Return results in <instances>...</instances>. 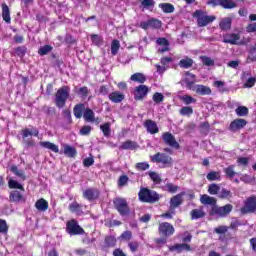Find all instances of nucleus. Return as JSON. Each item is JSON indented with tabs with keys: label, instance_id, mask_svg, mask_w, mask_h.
Wrapping results in <instances>:
<instances>
[{
	"label": "nucleus",
	"instance_id": "1",
	"mask_svg": "<svg viewBox=\"0 0 256 256\" xmlns=\"http://www.w3.org/2000/svg\"><path fill=\"white\" fill-rule=\"evenodd\" d=\"M200 202L202 205H212V208L209 211L211 217H215V215L220 218L227 217V215L233 211V205L226 204L224 206H218L217 199L207 194H203L200 197Z\"/></svg>",
	"mask_w": 256,
	"mask_h": 256
},
{
	"label": "nucleus",
	"instance_id": "2",
	"mask_svg": "<svg viewBox=\"0 0 256 256\" xmlns=\"http://www.w3.org/2000/svg\"><path fill=\"white\" fill-rule=\"evenodd\" d=\"M159 238L154 239L156 245H166L167 240L175 235V226L169 222L158 223Z\"/></svg>",
	"mask_w": 256,
	"mask_h": 256
},
{
	"label": "nucleus",
	"instance_id": "3",
	"mask_svg": "<svg viewBox=\"0 0 256 256\" xmlns=\"http://www.w3.org/2000/svg\"><path fill=\"white\" fill-rule=\"evenodd\" d=\"M138 199L141 201V203H157L159 199H161V196H159V193H157L155 190H151L147 187L140 188V191L138 193Z\"/></svg>",
	"mask_w": 256,
	"mask_h": 256
},
{
	"label": "nucleus",
	"instance_id": "4",
	"mask_svg": "<svg viewBox=\"0 0 256 256\" xmlns=\"http://www.w3.org/2000/svg\"><path fill=\"white\" fill-rule=\"evenodd\" d=\"M70 92L71 88L69 86H62L57 90L54 97V103L58 109H63V107H65Z\"/></svg>",
	"mask_w": 256,
	"mask_h": 256
},
{
	"label": "nucleus",
	"instance_id": "5",
	"mask_svg": "<svg viewBox=\"0 0 256 256\" xmlns=\"http://www.w3.org/2000/svg\"><path fill=\"white\" fill-rule=\"evenodd\" d=\"M193 17H196L198 27H207V25L213 23V21L217 19V17L213 15L209 16L207 15V12L202 10H196Z\"/></svg>",
	"mask_w": 256,
	"mask_h": 256
},
{
	"label": "nucleus",
	"instance_id": "6",
	"mask_svg": "<svg viewBox=\"0 0 256 256\" xmlns=\"http://www.w3.org/2000/svg\"><path fill=\"white\" fill-rule=\"evenodd\" d=\"M22 135V143L25 145V147H35V140L33 139H27V137H39V130L33 129L29 130V128H24L21 130Z\"/></svg>",
	"mask_w": 256,
	"mask_h": 256
},
{
	"label": "nucleus",
	"instance_id": "7",
	"mask_svg": "<svg viewBox=\"0 0 256 256\" xmlns=\"http://www.w3.org/2000/svg\"><path fill=\"white\" fill-rule=\"evenodd\" d=\"M114 207L116 211H118L119 215L122 217H126L131 213V208L129 207V203L127 202V199L125 198H115L113 200Z\"/></svg>",
	"mask_w": 256,
	"mask_h": 256
},
{
	"label": "nucleus",
	"instance_id": "8",
	"mask_svg": "<svg viewBox=\"0 0 256 256\" xmlns=\"http://www.w3.org/2000/svg\"><path fill=\"white\" fill-rule=\"evenodd\" d=\"M66 233L73 237V235H85V229L79 225L75 219H71L66 223Z\"/></svg>",
	"mask_w": 256,
	"mask_h": 256
},
{
	"label": "nucleus",
	"instance_id": "9",
	"mask_svg": "<svg viewBox=\"0 0 256 256\" xmlns=\"http://www.w3.org/2000/svg\"><path fill=\"white\" fill-rule=\"evenodd\" d=\"M152 163H161L163 167H172L173 158L166 153L157 152L151 158Z\"/></svg>",
	"mask_w": 256,
	"mask_h": 256
},
{
	"label": "nucleus",
	"instance_id": "10",
	"mask_svg": "<svg viewBox=\"0 0 256 256\" xmlns=\"http://www.w3.org/2000/svg\"><path fill=\"white\" fill-rule=\"evenodd\" d=\"M256 211V196L252 195L244 201V206L240 209L242 215H249Z\"/></svg>",
	"mask_w": 256,
	"mask_h": 256
},
{
	"label": "nucleus",
	"instance_id": "11",
	"mask_svg": "<svg viewBox=\"0 0 256 256\" xmlns=\"http://www.w3.org/2000/svg\"><path fill=\"white\" fill-rule=\"evenodd\" d=\"M162 140L165 143V145H168V147H172V149H181V145H179V142H177L175 136L170 132H164L162 134Z\"/></svg>",
	"mask_w": 256,
	"mask_h": 256
},
{
	"label": "nucleus",
	"instance_id": "12",
	"mask_svg": "<svg viewBox=\"0 0 256 256\" xmlns=\"http://www.w3.org/2000/svg\"><path fill=\"white\" fill-rule=\"evenodd\" d=\"M82 196L86 201H97L101 197V192L97 188H87L83 191Z\"/></svg>",
	"mask_w": 256,
	"mask_h": 256
},
{
	"label": "nucleus",
	"instance_id": "13",
	"mask_svg": "<svg viewBox=\"0 0 256 256\" xmlns=\"http://www.w3.org/2000/svg\"><path fill=\"white\" fill-rule=\"evenodd\" d=\"M149 94V87L147 85H139L134 89V99L135 101H143L145 96Z\"/></svg>",
	"mask_w": 256,
	"mask_h": 256
},
{
	"label": "nucleus",
	"instance_id": "14",
	"mask_svg": "<svg viewBox=\"0 0 256 256\" xmlns=\"http://www.w3.org/2000/svg\"><path fill=\"white\" fill-rule=\"evenodd\" d=\"M185 195L186 192H180L170 199V211H172V213H175L177 207L183 205V197H185Z\"/></svg>",
	"mask_w": 256,
	"mask_h": 256
},
{
	"label": "nucleus",
	"instance_id": "15",
	"mask_svg": "<svg viewBox=\"0 0 256 256\" xmlns=\"http://www.w3.org/2000/svg\"><path fill=\"white\" fill-rule=\"evenodd\" d=\"M241 39V34L239 33H226L223 35L222 43H227L228 45H241L239 43Z\"/></svg>",
	"mask_w": 256,
	"mask_h": 256
},
{
	"label": "nucleus",
	"instance_id": "16",
	"mask_svg": "<svg viewBox=\"0 0 256 256\" xmlns=\"http://www.w3.org/2000/svg\"><path fill=\"white\" fill-rule=\"evenodd\" d=\"M247 126V120L243 118L234 119L229 125V131L232 133H237V131H241Z\"/></svg>",
	"mask_w": 256,
	"mask_h": 256
},
{
	"label": "nucleus",
	"instance_id": "17",
	"mask_svg": "<svg viewBox=\"0 0 256 256\" xmlns=\"http://www.w3.org/2000/svg\"><path fill=\"white\" fill-rule=\"evenodd\" d=\"M144 127L150 135H156V133H159V126H157V122L151 119L145 120Z\"/></svg>",
	"mask_w": 256,
	"mask_h": 256
},
{
	"label": "nucleus",
	"instance_id": "18",
	"mask_svg": "<svg viewBox=\"0 0 256 256\" xmlns=\"http://www.w3.org/2000/svg\"><path fill=\"white\" fill-rule=\"evenodd\" d=\"M83 119L86 123H99V117L95 118V112L87 107L83 113Z\"/></svg>",
	"mask_w": 256,
	"mask_h": 256
},
{
	"label": "nucleus",
	"instance_id": "19",
	"mask_svg": "<svg viewBox=\"0 0 256 256\" xmlns=\"http://www.w3.org/2000/svg\"><path fill=\"white\" fill-rule=\"evenodd\" d=\"M186 79H185V83H186V87L187 89H190L191 91H195L197 89V85H195V79H197V76H195V74L191 73V72H186Z\"/></svg>",
	"mask_w": 256,
	"mask_h": 256
},
{
	"label": "nucleus",
	"instance_id": "20",
	"mask_svg": "<svg viewBox=\"0 0 256 256\" xmlns=\"http://www.w3.org/2000/svg\"><path fill=\"white\" fill-rule=\"evenodd\" d=\"M108 99L112 103H122L123 101H125V94L119 91H115L108 95Z\"/></svg>",
	"mask_w": 256,
	"mask_h": 256
},
{
	"label": "nucleus",
	"instance_id": "21",
	"mask_svg": "<svg viewBox=\"0 0 256 256\" xmlns=\"http://www.w3.org/2000/svg\"><path fill=\"white\" fill-rule=\"evenodd\" d=\"M9 200L12 203H21L22 201L25 202V197L21 192H19V190H13L9 194Z\"/></svg>",
	"mask_w": 256,
	"mask_h": 256
},
{
	"label": "nucleus",
	"instance_id": "22",
	"mask_svg": "<svg viewBox=\"0 0 256 256\" xmlns=\"http://www.w3.org/2000/svg\"><path fill=\"white\" fill-rule=\"evenodd\" d=\"M169 251H177V253H182L183 251H191V245L187 243L174 244L169 247Z\"/></svg>",
	"mask_w": 256,
	"mask_h": 256
},
{
	"label": "nucleus",
	"instance_id": "23",
	"mask_svg": "<svg viewBox=\"0 0 256 256\" xmlns=\"http://www.w3.org/2000/svg\"><path fill=\"white\" fill-rule=\"evenodd\" d=\"M206 213L203 210V206H201L199 209H193L190 212V217L192 221H195L197 219H203L205 217Z\"/></svg>",
	"mask_w": 256,
	"mask_h": 256
},
{
	"label": "nucleus",
	"instance_id": "24",
	"mask_svg": "<svg viewBox=\"0 0 256 256\" xmlns=\"http://www.w3.org/2000/svg\"><path fill=\"white\" fill-rule=\"evenodd\" d=\"M2 18L5 23H11V10L7 3H2Z\"/></svg>",
	"mask_w": 256,
	"mask_h": 256
},
{
	"label": "nucleus",
	"instance_id": "25",
	"mask_svg": "<svg viewBox=\"0 0 256 256\" xmlns=\"http://www.w3.org/2000/svg\"><path fill=\"white\" fill-rule=\"evenodd\" d=\"M85 109V104H76L73 108L74 117H76V119H81V117H83V113H85Z\"/></svg>",
	"mask_w": 256,
	"mask_h": 256
},
{
	"label": "nucleus",
	"instance_id": "26",
	"mask_svg": "<svg viewBox=\"0 0 256 256\" xmlns=\"http://www.w3.org/2000/svg\"><path fill=\"white\" fill-rule=\"evenodd\" d=\"M232 24L233 20L230 17H225L220 21L219 27L221 31H230Z\"/></svg>",
	"mask_w": 256,
	"mask_h": 256
},
{
	"label": "nucleus",
	"instance_id": "27",
	"mask_svg": "<svg viewBox=\"0 0 256 256\" xmlns=\"http://www.w3.org/2000/svg\"><path fill=\"white\" fill-rule=\"evenodd\" d=\"M35 207L37 211L45 212L49 209V202L45 198H40L35 202Z\"/></svg>",
	"mask_w": 256,
	"mask_h": 256
},
{
	"label": "nucleus",
	"instance_id": "28",
	"mask_svg": "<svg viewBox=\"0 0 256 256\" xmlns=\"http://www.w3.org/2000/svg\"><path fill=\"white\" fill-rule=\"evenodd\" d=\"M39 145L44 149H49V151H52L53 153H59V146H57L56 144H53L52 142L41 141Z\"/></svg>",
	"mask_w": 256,
	"mask_h": 256
},
{
	"label": "nucleus",
	"instance_id": "29",
	"mask_svg": "<svg viewBox=\"0 0 256 256\" xmlns=\"http://www.w3.org/2000/svg\"><path fill=\"white\" fill-rule=\"evenodd\" d=\"M130 81H134V83H140L141 85H143V83L147 81V77L141 72H136L131 75Z\"/></svg>",
	"mask_w": 256,
	"mask_h": 256
},
{
	"label": "nucleus",
	"instance_id": "30",
	"mask_svg": "<svg viewBox=\"0 0 256 256\" xmlns=\"http://www.w3.org/2000/svg\"><path fill=\"white\" fill-rule=\"evenodd\" d=\"M196 93L197 95H211L212 91L209 86L198 84L196 85Z\"/></svg>",
	"mask_w": 256,
	"mask_h": 256
},
{
	"label": "nucleus",
	"instance_id": "31",
	"mask_svg": "<svg viewBox=\"0 0 256 256\" xmlns=\"http://www.w3.org/2000/svg\"><path fill=\"white\" fill-rule=\"evenodd\" d=\"M10 171L16 175V177H19L22 181H25L27 179V176L25 175L24 170H19V168L15 165L10 167Z\"/></svg>",
	"mask_w": 256,
	"mask_h": 256
},
{
	"label": "nucleus",
	"instance_id": "32",
	"mask_svg": "<svg viewBox=\"0 0 256 256\" xmlns=\"http://www.w3.org/2000/svg\"><path fill=\"white\" fill-rule=\"evenodd\" d=\"M193 63V59L186 57L179 61V67H181V69H191V67H193Z\"/></svg>",
	"mask_w": 256,
	"mask_h": 256
},
{
	"label": "nucleus",
	"instance_id": "33",
	"mask_svg": "<svg viewBox=\"0 0 256 256\" xmlns=\"http://www.w3.org/2000/svg\"><path fill=\"white\" fill-rule=\"evenodd\" d=\"M119 149H121L122 151L129 150V149L130 150L137 149V142L127 140L121 144Z\"/></svg>",
	"mask_w": 256,
	"mask_h": 256
},
{
	"label": "nucleus",
	"instance_id": "34",
	"mask_svg": "<svg viewBox=\"0 0 256 256\" xmlns=\"http://www.w3.org/2000/svg\"><path fill=\"white\" fill-rule=\"evenodd\" d=\"M158 7L163 13H174L175 11V6L171 3H160Z\"/></svg>",
	"mask_w": 256,
	"mask_h": 256
},
{
	"label": "nucleus",
	"instance_id": "35",
	"mask_svg": "<svg viewBox=\"0 0 256 256\" xmlns=\"http://www.w3.org/2000/svg\"><path fill=\"white\" fill-rule=\"evenodd\" d=\"M149 178L155 185H161L163 183V179L157 172L150 171L148 172Z\"/></svg>",
	"mask_w": 256,
	"mask_h": 256
},
{
	"label": "nucleus",
	"instance_id": "36",
	"mask_svg": "<svg viewBox=\"0 0 256 256\" xmlns=\"http://www.w3.org/2000/svg\"><path fill=\"white\" fill-rule=\"evenodd\" d=\"M104 245L108 249H111L117 245V238L115 236H106L104 239Z\"/></svg>",
	"mask_w": 256,
	"mask_h": 256
},
{
	"label": "nucleus",
	"instance_id": "37",
	"mask_svg": "<svg viewBox=\"0 0 256 256\" xmlns=\"http://www.w3.org/2000/svg\"><path fill=\"white\" fill-rule=\"evenodd\" d=\"M8 187L9 189H19V191H25V187H23L21 183L17 182V180H14L13 178L9 179Z\"/></svg>",
	"mask_w": 256,
	"mask_h": 256
},
{
	"label": "nucleus",
	"instance_id": "38",
	"mask_svg": "<svg viewBox=\"0 0 256 256\" xmlns=\"http://www.w3.org/2000/svg\"><path fill=\"white\" fill-rule=\"evenodd\" d=\"M64 155H66V157L73 158L77 155V149L70 145H64Z\"/></svg>",
	"mask_w": 256,
	"mask_h": 256
},
{
	"label": "nucleus",
	"instance_id": "39",
	"mask_svg": "<svg viewBox=\"0 0 256 256\" xmlns=\"http://www.w3.org/2000/svg\"><path fill=\"white\" fill-rule=\"evenodd\" d=\"M68 209L71 213H77L78 215L83 213L82 206L78 202H72L69 204Z\"/></svg>",
	"mask_w": 256,
	"mask_h": 256
},
{
	"label": "nucleus",
	"instance_id": "40",
	"mask_svg": "<svg viewBox=\"0 0 256 256\" xmlns=\"http://www.w3.org/2000/svg\"><path fill=\"white\" fill-rule=\"evenodd\" d=\"M206 179L208 181H221V172H219V171H210L207 174Z\"/></svg>",
	"mask_w": 256,
	"mask_h": 256
},
{
	"label": "nucleus",
	"instance_id": "41",
	"mask_svg": "<svg viewBox=\"0 0 256 256\" xmlns=\"http://www.w3.org/2000/svg\"><path fill=\"white\" fill-rule=\"evenodd\" d=\"M235 113L237 117H247L249 115V108L247 106H238L235 109Z\"/></svg>",
	"mask_w": 256,
	"mask_h": 256
},
{
	"label": "nucleus",
	"instance_id": "42",
	"mask_svg": "<svg viewBox=\"0 0 256 256\" xmlns=\"http://www.w3.org/2000/svg\"><path fill=\"white\" fill-rule=\"evenodd\" d=\"M53 51V46L51 45H44L38 49V55H41L42 57L44 55H49Z\"/></svg>",
	"mask_w": 256,
	"mask_h": 256
},
{
	"label": "nucleus",
	"instance_id": "43",
	"mask_svg": "<svg viewBox=\"0 0 256 256\" xmlns=\"http://www.w3.org/2000/svg\"><path fill=\"white\" fill-rule=\"evenodd\" d=\"M100 129L104 137H109L111 135V124L109 122L100 125Z\"/></svg>",
	"mask_w": 256,
	"mask_h": 256
},
{
	"label": "nucleus",
	"instance_id": "44",
	"mask_svg": "<svg viewBox=\"0 0 256 256\" xmlns=\"http://www.w3.org/2000/svg\"><path fill=\"white\" fill-rule=\"evenodd\" d=\"M128 247H129L131 253H137L139 251V247H141V243L137 240L130 241L128 243Z\"/></svg>",
	"mask_w": 256,
	"mask_h": 256
},
{
	"label": "nucleus",
	"instance_id": "45",
	"mask_svg": "<svg viewBox=\"0 0 256 256\" xmlns=\"http://www.w3.org/2000/svg\"><path fill=\"white\" fill-rule=\"evenodd\" d=\"M121 48V44L119 40L114 39L111 43V55H117L119 53V49Z\"/></svg>",
	"mask_w": 256,
	"mask_h": 256
},
{
	"label": "nucleus",
	"instance_id": "46",
	"mask_svg": "<svg viewBox=\"0 0 256 256\" xmlns=\"http://www.w3.org/2000/svg\"><path fill=\"white\" fill-rule=\"evenodd\" d=\"M219 191H221V187L216 183H212L208 186V193L210 195H218Z\"/></svg>",
	"mask_w": 256,
	"mask_h": 256
},
{
	"label": "nucleus",
	"instance_id": "47",
	"mask_svg": "<svg viewBox=\"0 0 256 256\" xmlns=\"http://www.w3.org/2000/svg\"><path fill=\"white\" fill-rule=\"evenodd\" d=\"M233 193L230 190L222 188L221 192L218 194V199H231Z\"/></svg>",
	"mask_w": 256,
	"mask_h": 256
},
{
	"label": "nucleus",
	"instance_id": "48",
	"mask_svg": "<svg viewBox=\"0 0 256 256\" xmlns=\"http://www.w3.org/2000/svg\"><path fill=\"white\" fill-rule=\"evenodd\" d=\"M234 169H235V166H233V165H230L227 168H224L223 171H224L226 177H228L229 179H233V177L235 175H237V173L235 172Z\"/></svg>",
	"mask_w": 256,
	"mask_h": 256
},
{
	"label": "nucleus",
	"instance_id": "49",
	"mask_svg": "<svg viewBox=\"0 0 256 256\" xmlns=\"http://www.w3.org/2000/svg\"><path fill=\"white\" fill-rule=\"evenodd\" d=\"M202 64L206 67H213L215 65V60L211 59L209 56H200Z\"/></svg>",
	"mask_w": 256,
	"mask_h": 256
},
{
	"label": "nucleus",
	"instance_id": "50",
	"mask_svg": "<svg viewBox=\"0 0 256 256\" xmlns=\"http://www.w3.org/2000/svg\"><path fill=\"white\" fill-rule=\"evenodd\" d=\"M148 23L151 29H161V25H162L161 20L151 18L148 20Z\"/></svg>",
	"mask_w": 256,
	"mask_h": 256
},
{
	"label": "nucleus",
	"instance_id": "51",
	"mask_svg": "<svg viewBox=\"0 0 256 256\" xmlns=\"http://www.w3.org/2000/svg\"><path fill=\"white\" fill-rule=\"evenodd\" d=\"M76 93L83 99H87V97H89V88L87 86H83V87L79 88L76 91Z\"/></svg>",
	"mask_w": 256,
	"mask_h": 256
},
{
	"label": "nucleus",
	"instance_id": "52",
	"mask_svg": "<svg viewBox=\"0 0 256 256\" xmlns=\"http://www.w3.org/2000/svg\"><path fill=\"white\" fill-rule=\"evenodd\" d=\"M152 99L156 105H159V103H163V101H165V96L161 92H156L153 94Z\"/></svg>",
	"mask_w": 256,
	"mask_h": 256
},
{
	"label": "nucleus",
	"instance_id": "53",
	"mask_svg": "<svg viewBox=\"0 0 256 256\" xmlns=\"http://www.w3.org/2000/svg\"><path fill=\"white\" fill-rule=\"evenodd\" d=\"M221 7H223V9H235V7H237V3L231 0H222Z\"/></svg>",
	"mask_w": 256,
	"mask_h": 256
},
{
	"label": "nucleus",
	"instance_id": "54",
	"mask_svg": "<svg viewBox=\"0 0 256 256\" xmlns=\"http://www.w3.org/2000/svg\"><path fill=\"white\" fill-rule=\"evenodd\" d=\"M90 37L92 43L96 45V47H101V45H103V39L101 38V36L97 34H92Z\"/></svg>",
	"mask_w": 256,
	"mask_h": 256
},
{
	"label": "nucleus",
	"instance_id": "55",
	"mask_svg": "<svg viewBox=\"0 0 256 256\" xmlns=\"http://www.w3.org/2000/svg\"><path fill=\"white\" fill-rule=\"evenodd\" d=\"M200 132L204 135H208L209 131L211 130V125L208 121L200 123Z\"/></svg>",
	"mask_w": 256,
	"mask_h": 256
},
{
	"label": "nucleus",
	"instance_id": "56",
	"mask_svg": "<svg viewBox=\"0 0 256 256\" xmlns=\"http://www.w3.org/2000/svg\"><path fill=\"white\" fill-rule=\"evenodd\" d=\"M180 115L190 117L193 115V108L191 106H184L180 109Z\"/></svg>",
	"mask_w": 256,
	"mask_h": 256
},
{
	"label": "nucleus",
	"instance_id": "57",
	"mask_svg": "<svg viewBox=\"0 0 256 256\" xmlns=\"http://www.w3.org/2000/svg\"><path fill=\"white\" fill-rule=\"evenodd\" d=\"M150 167L151 165L147 162H138L135 164L136 171H147Z\"/></svg>",
	"mask_w": 256,
	"mask_h": 256
},
{
	"label": "nucleus",
	"instance_id": "58",
	"mask_svg": "<svg viewBox=\"0 0 256 256\" xmlns=\"http://www.w3.org/2000/svg\"><path fill=\"white\" fill-rule=\"evenodd\" d=\"M91 131H93V127H91L90 125H85V126H82V128L80 129L79 135H82V136L91 135Z\"/></svg>",
	"mask_w": 256,
	"mask_h": 256
},
{
	"label": "nucleus",
	"instance_id": "59",
	"mask_svg": "<svg viewBox=\"0 0 256 256\" xmlns=\"http://www.w3.org/2000/svg\"><path fill=\"white\" fill-rule=\"evenodd\" d=\"M15 54L17 55V57H23L24 55H27V47L19 46L15 48Z\"/></svg>",
	"mask_w": 256,
	"mask_h": 256
},
{
	"label": "nucleus",
	"instance_id": "60",
	"mask_svg": "<svg viewBox=\"0 0 256 256\" xmlns=\"http://www.w3.org/2000/svg\"><path fill=\"white\" fill-rule=\"evenodd\" d=\"M127 183H129V176L121 175L118 178V187H125V185H127Z\"/></svg>",
	"mask_w": 256,
	"mask_h": 256
},
{
	"label": "nucleus",
	"instance_id": "61",
	"mask_svg": "<svg viewBox=\"0 0 256 256\" xmlns=\"http://www.w3.org/2000/svg\"><path fill=\"white\" fill-rule=\"evenodd\" d=\"M157 45H160L161 47H169V45H171V42H169V40L165 37H159L156 40Z\"/></svg>",
	"mask_w": 256,
	"mask_h": 256
},
{
	"label": "nucleus",
	"instance_id": "62",
	"mask_svg": "<svg viewBox=\"0 0 256 256\" xmlns=\"http://www.w3.org/2000/svg\"><path fill=\"white\" fill-rule=\"evenodd\" d=\"M165 187H166V191H168V193H177L179 191V186H177L173 183H167Z\"/></svg>",
	"mask_w": 256,
	"mask_h": 256
},
{
	"label": "nucleus",
	"instance_id": "63",
	"mask_svg": "<svg viewBox=\"0 0 256 256\" xmlns=\"http://www.w3.org/2000/svg\"><path fill=\"white\" fill-rule=\"evenodd\" d=\"M181 99L183 103H185V105H191V103H197V99L189 95H184Z\"/></svg>",
	"mask_w": 256,
	"mask_h": 256
},
{
	"label": "nucleus",
	"instance_id": "64",
	"mask_svg": "<svg viewBox=\"0 0 256 256\" xmlns=\"http://www.w3.org/2000/svg\"><path fill=\"white\" fill-rule=\"evenodd\" d=\"M229 231V227L227 226H218L214 229V233H217V235H225Z\"/></svg>",
	"mask_w": 256,
	"mask_h": 256
}]
</instances>
